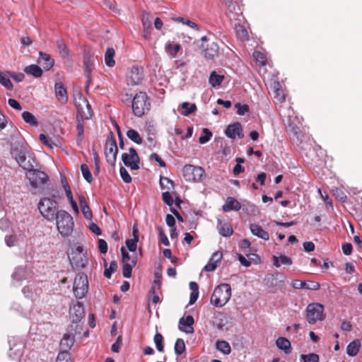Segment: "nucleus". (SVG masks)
<instances>
[{"label": "nucleus", "instance_id": "1", "mask_svg": "<svg viewBox=\"0 0 362 362\" xmlns=\"http://www.w3.org/2000/svg\"><path fill=\"white\" fill-rule=\"evenodd\" d=\"M26 177L30 181L31 190L33 194L41 192L45 185L49 181L48 175L43 171L32 168L25 173Z\"/></svg>", "mask_w": 362, "mask_h": 362}, {"label": "nucleus", "instance_id": "2", "mask_svg": "<svg viewBox=\"0 0 362 362\" xmlns=\"http://www.w3.org/2000/svg\"><path fill=\"white\" fill-rule=\"evenodd\" d=\"M56 225L59 233L62 236L69 237L73 232L74 223L73 217L65 210L57 211L56 217Z\"/></svg>", "mask_w": 362, "mask_h": 362}, {"label": "nucleus", "instance_id": "3", "mask_svg": "<svg viewBox=\"0 0 362 362\" xmlns=\"http://www.w3.org/2000/svg\"><path fill=\"white\" fill-rule=\"evenodd\" d=\"M150 98L146 92L139 91L132 98V109L135 116L142 117L150 110Z\"/></svg>", "mask_w": 362, "mask_h": 362}, {"label": "nucleus", "instance_id": "4", "mask_svg": "<svg viewBox=\"0 0 362 362\" xmlns=\"http://www.w3.org/2000/svg\"><path fill=\"white\" fill-rule=\"evenodd\" d=\"M231 297L230 285L226 283L217 286L210 299L211 303L216 307L221 308L225 305Z\"/></svg>", "mask_w": 362, "mask_h": 362}, {"label": "nucleus", "instance_id": "5", "mask_svg": "<svg viewBox=\"0 0 362 362\" xmlns=\"http://www.w3.org/2000/svg\"><path fill=\"white\" fill-rule=\"evenodd\" d=\"M305 313V319L310 325L322 321L326 317L324 305L319 303H309L306 307Z\"/></svg>", "mask_w": 362, "mask_h": 362}, {"label": "nucleus", "instance_id": "6", "mask_svg": "<svg viewBox=\"0 0 362 362\" xmlns=\"http://www.w3.org/2000/svg\"><path fill=\"white\" fill-rule=\"evenodd\" d=\"M41 215L48 221H53L56 217L57 203L50 198L41 199L37 204Z\"/></svg>", "mask_w": 362, "mask_h": 362}, {"label": "nucleus", "instance_id": "7", "mask_svg": "<svg viewBox=\"0 0 362 362\" xmlns=\"http://www.w3.org/2000/svg\"><path fill=\"white\" fill-rule=\"evenodd\" d=\"M73 290L76 298L82 299L85 297L88 290V281L86 274L81 272L76 276Z\"/></svg>", "mask_w": 362, "mask_h": 362}, {"label": "nucleus", "instance_id": "8", "mask_svg": "<svg viewBox=\"0 0 362 362\" xmlns=\"http://www.w3.org/2000/svg\"><path fill=\"white\" fill-rule=\"evenodd\" d=\"M76 143L78 146H80L84 137V119H89L90 115L84 114L83 107L81 105L76 104Z\"/></svg>", "mask_w": 362, "mask_h": 362}, {"label": "nucleus", "instance_id": "9", "mask_svg": "<svg viewBox=\"0 0 362 362\" xmlns=\"http://www.w3.org/2000/svg\"><path fill=\"white\" fill-rule=\"evenodd\" d=\"M118 148L112 132H110L105 141V155L107 163L115 165L117 160Z\"/></svg>", "mask_w": 362, "mask_h": 362}, {"label": "nucleus", "instance_id": "10", "mask_svg": "<svg viewBox=\"0 0 362 362\" xmlns=\"http://www.w3.org/2000/svg\"><path fill=\"white\" fill-rule=\"evenodd\" d=\"M183 177L189 182H200L205 175L203 168L193 165H185L182 169Z\"/></svg>", "mask_w": 362, "mask_h": 362}, {"label": "nucleus", "instance_id": "11", "mask_svg": "<svg viewBox=\"0 0 362 362\" xmlns=\"http://www.w3.org/2000/svg\"><path fill=\"white\" fill-rule=\"evenodd\" d=\"M129 154L124 153L122 155V160L124 164L132 170H138L139 168L140 159L136 149L133 147L129 149Z\"/></svg>", "mask_w": 362, "mask_h": 362}, {"label": "nucleus", "instance_id": "12", "mask_svg": "<svg viewBox=\"0 0 362 362\" xmlns=\"http://www.w3.org/2000/svg\"><path fill=\"white\" fill-rule=\"evenodd\" d=\"M69 260L71 266L77 269L84 268L88 263L86 255L83 252V248L81 246L76 247Z\"/></svg>", "mask_w": 362, "mask_h": 362}, {"label": "nucleus", "instance_id": "13", "mask_svg": "<svg viewBox=\"0 0 362 362\" xmlns=\"http://www.w3.org/2000/svg\"><path fill=\"white\" fill-rule=\"evenodd\" d=\"M83 65L85 68V74L88 83L90 81V74L94 66L93 54L89 47H85L83 51Z\"/></svg>", "mask_w": 362, "mask_h": 362}, {"label": "nucleus", "instance_id": "14", "mask_svg": "<svg viewBox=\"0 0 362 362\" xmlns=\"http://www.w3.org/2000/svg\"><path fill=\"white\" fill-rule=\"evenodd\" d=\"M226 16L230 21H240L242 14L241 7L239 0H227Z\"/></svg>", "mask_w": 362, "mask_h": 362}, {"label": "nucleus", "instance_id": "15", "mask_svg": "<svg viewBox=\"0 0 362 362\" xmlns=\"http://www.w3.org/2000/svg\"><path fill=\"white\" fill-rule=\"evenodd\" d=\"M144 78V70L141 66H132L127 74V83L134 86L141 83Z\"/></svg>", "mask_w": 362, "mask_h": 362}, {"label": "nucleus", "instance_id": "16", "mask_svg": "<svg viewBox=\"0 0 362 362\" xmlns=\"http://www.w3.org/2000/svg\"><path fill=\"white\" fill-rule=\"evenodd\" d=\"M200 47L203 49L202 53L206 60H214L219 55V46L215 42L208 44L206 47L202 44Z\"/></svg>", "mask_w": 362, "mask_h": 362}, {"label": "nucleus", "instance_id": "17", "mask_svg": "<svg viewBox=\"0 0 362 362\" xmlns=\"http://www.w3.org/2000/svg\"><path fill=\"white\" fill-rule=\"evenodd\" d=\"M85 310L81 303L77 302L73 306L70 307L69 315L74 323L80 322L84 317Z\"/></svg>", "mask_w": 362, "mask_h": 362}, {"label": "nucleus", "instance_id": "18", "mask_svg": "<svg viewBox=\"0 0 362 362\" xmlns=\"http://www.w3.org/2000/svg\"><path fill=\"white\" fill-rule=\"evenodd\" d=\"M15 159L19 165L26 171L34 168L36 165V161L30 156H28V160H27L25 153L23 151H19L15 156Z\"/></svg>", "mask_w": 362, "mask_h": 362}, {"label": "nucleus", "instance_id": "19", "mask_svg": "<svg viewBox=\"0 0 362 362\" xmlns=\"http://www.w3.org/2000/svg\"><path fill=\"white\" fill-rule=\"evenodd\" d=\"M225 134L228 138L232 139H235L236 136L240 139L244 137L242 126L238 122L228 125L225 130Z\"/></svg>", "mask_w": 362, "mask_h": 362}, {"label": "nucleus", "instance_id": "20", "mask_svg": "<svg viewBox=\"0 0 362 362\" xmlns=\"http://www.w3.org/2000/svg\"><path fill=\"white\" fill-rule=\"evenodd\" d=\"M291 286L293 288H305L308 290L317 291L320 289V285L319 283L313 281H303L298 279L293 280Z\"/></svg>", "mask_w": 362, "mask_h": 362}, {"label": "nucleus", "instance_id": "21", "mask_svg": "<svg viewBox=\"0 0 362 362\" xmlns=\"http://www.w3.org/2000/svg\"><path fill=\"white\" fill-rule=\"evenodd\" d=\"M194 322V320L192 315H187L185 318L182 317L179 320V329L187 334H192L194 332L192 327Z\"/></svg>", "mask_w": 362, "mask_h": 362}, {"label": "nucleus", "instance_id": "22", "mask_svg": "<svg viewBox=\"0 0 362 362\" xmlns=\"http://www.w3.org/2000/svg\"><path fill=\"white\" fill-rule=\"evenodd\" d=\"M37 62L45 71L50 70L54 64V60L52 57L49 54L42 52H39Z\"/></svg>", "mask_w": 362, "mask_h": 362}, {"label": "nucleus", "instance_id": "23", "mask_svg": "<svg viewBox=\"0 0 362 362\" xmlns=\"http://www.w3.org/2000/svg\"><path fill=\"white\" fill-rule=\"evenodd\" d=\"M54 91L57 98L61 103H66L68 100V95L66 89L62 82H57L54 85Z\"/></svg>", "mask_w": 362, "mask_h": 362}, {"label": "nucleus", "instance_id": "24", "mask_svg": "<svg viewBox=\"0 0 362 362\" xmlns=\"http://www.w3.org/2000/svg\"><path fill=\"white\" fill-rule=\"evenodd\" d=\"M223 211L229 212L231 211H238L241 209L240 203L233 197H229L226 199V203L223 205Z\"/></svg>", "mask_w": 362, "mask_h": 362}, {"label": "nucleus", "instance_id": "25", "mask_svg": "<svg viewBox=\"0 0 362 362\" xmlns=\"http://www.w3.org/2000/svg\"><path fill=\"white\" fill-rule=\"evenodd\" d=\"M250 229L252 235L258 237L259 238L263 239L264 240H268L269 239V233L264 230L257 223H250Z\"/></svg>", "mask_w": 362, "mask_h": 362}, {"label": "nucleus", "instance_id": "26", "mask_svg": "<svg viewBox=\"0 0 362 362\" xmlns=\"http://www.w3.org/2000/svg\"><path fill=\"white\" fill-rule=\"evenodd\" d=\"M217 229L221 235L223 237H230L233 233V229L228 223H223L221 219H218Z\"/></svg>", "mask_w": 362, "mask_h": 362}, {"label": "nucleus", "instance_id": "27", "mask_svg": "<svg viewBox=\"0 0 362 362\" xmlns=\"http://www.w3.org/2000/svg\"><path fill=\"white\" fill-rule=\"evenodd\" d=\"M75 337L72 334H64L60 341V348L62 351H68L74 345Z\"/></svg>", "mask_w": 362, "mask_h": 362}, {"label": "nucleus", "instance_id": "28", "mask_svg": "<svg viewBox=\"0 0 362 362\" xmlns=\"http://www.w3.org/2000/svg\"><path fill=\"white\" fill-rule=\"evenodd\" d=\"M276 345L280 350L288 354L291 352V346L290 341L285 337H279L276 340Z\"/></svg>", "mask_w": 362, "mask_h": 362}, {"label": "nucleus", "instance_id": "29", "mask_svg": "<svg viewBox=\"0 0 362 362\" xmlns=\"http://www.w3.org/2000/svg\"><path fill=\"white\" fill-rule=\"evenodd\" d=\"M79 204L84 217L86 219L90 220L93 217V214L84 196H79Z\"/></svg>", "mask_w": 362, "mask_h": 362}, {"label": "nucleus", "instance_id": "30", "mask_svg": "<svg viewBox=\"0 0 362 362\" xmlns=\"http://www.w3.org/2000/svg\"><path fill=\"white\" fill-rule=\"evenodd\" d=\"M56 46L58 50V52L61 55V57L64 59H69L71 57L69 51L62 39H58L56 41Z\"/></svg>", "mask_w": 362, "mask_h": 362}, {"label": "nucleus", "instance_id": "31", "mask_svg": "<svg viewBox=\"0 0 362 362\" xmlns=\"http://www.w3.org/2000/svg\"><path fill=\"white\" fill-rule=\"evenodd\" d=\"M272 259L273 264L276 267H279L281 264L289 266L293 264L291 258L284 255H280L279 257L274 255Z\"/></svg>", "mask_w": 362, "mask_h": 362}, {"label": "nucleus", "instance_id": "32", "mask_svg": "<svg viewBox=\"0 0 362 362\" xmlns=\"http://www.w3.org/2000/svg\"><path fill=\"white\" fill-rule=\"evenodd\" d=\"M288 131L290 132L300 142L303 141V134L300 131V127L291 122L288 124Z\"/></svg>", "mask_w": 362, "mask_h": 362}, {"label": "nucleus", "instance_id": "33", "mask_svg": "<svg viewBox=\"0 0 362 362\" xmlns=\"http://www.w3.org/2000/svg\"><path fill=\"white\" fill-rule=\"evenodd\" d=\"M137 262L136 254L133 257L132 263H124L122 267V275L125 278H130L132 276V269L136 266Z\"/></svg>", "mask_w": 362, "mask_h": 362}, {"label": "nucleus", "instance_id": "34", "mask_svg": "<svg viewBox=\"0 0 362 362\" xmlns=\"http://www.w3.org/2000/svg\"><path fill=\"white\" fill-rule=\"evenodd\" d=\"M24 71L27 74L32 75L35 78H39L42 75V69L36 64H31L25 66Z\"/></svg>", "mask_w": 362, "mask_h": 362}, {"label": "nucleus", "instance_id": "35", "mask_svg": "<svg viewBox=\"0 0 362 362\" xmlns=\"http://www.w3.org/2000/svg\"><path fill=\"white\" fill-rule=\"evenodd\" d=\"M115 55V51L112 47H108L105 53V63L109 67H112L115 65V61L114 57Z\"/></svg>", "mask_w": 362, "mask_h": 362}, {"label": "nucleus", "instance_id": "36", "mask_svg": "<svg viewBox=\"0 0 362 362\" xmlns=\"http://www.w3.org/2000/svg\"><path fill=\"white\" fill-rule=\"evenodd\" d=\"M361 342L358 340H354L346 347V354L350 356H355L359 351Z\"/></svg>", "mask_w": 362, "mask_h": 362}, {"label": "nucleus", "instance_id": "37", "mask_svg": "<svg viewBox=\"0 0 362 362\" xmlns=\"http://www.w3.org/2000/svg\"><path fill=\"white\" fill-rule=\"evenodd\" d=\"M216 349L225 355H228L231 352L230 344L225 340H218L216 342Z\"/></svg>", "mask_w": 362, "mask_h": 362}, {"label": "nucleus", "instance_id": "38", "mask_svg": "<svg viewBox=\"0 0 362 362\" xmlns=\"http://www.w3.org/2000/svg\"><path fill=\"white\" fill-rule=\"evenodd\" d=\"M224 79V76L218 74L215 71H213L209 76V83L214 88L218 87L221 85Z\"/></svg>", "mask_w": 362, "mask_h": 362}, {"label": "nucleus", "instance_id": "39", "mask_svg": "<svg viewBox=\"0 0 362 362\" xmlns=\"http://www.w3.org/2000/svg\"><path fill=\"white\" fill-rule=\"evenodd\" d=\"M27 278L26 271L22 267H16L14 272L12 274V279L13 281L21 283L23 280Z\"/></svg>", "mask_w": 362, "mask_h": 362}, {"label": "nucleus", "instance_id": "40", "mask_svg": "<svg viewBox=\"0 0 362 362\" xmlns=\"http://www.w3.org/2000/svg\"><path fill=\"white\" fill-rule=\"evenodd\" d=\"M173 21L175 22L181 23L182 24H185L195 30L199 31L200 30L199 25L197 23L191 21L190 20H189L187 18H185L183 17H175V18H173Z\"/></svg>", "mask_w": 362, "mask_h": 362}, {"label": "nucleus", "instance_id": "41", "mask_svg": "<svg viewBox=\"0 0 362 362\" xmlns=\"http://www.w3.org/2000/svg\"><path fill=\"white\" fill-rule=\"evenodd\" d=\"M22 117L23 120L33 127H37L38 122L33 114L28 111H25L22 113Z\"/></svg>", "mask_w": 362, "mask_h": 362}, {"label": "nucleus", "instance_id": "42", "mask_svg": "<svg viewBox=\"0 0 362 362\" xmlns=\"http://www.w3.org/2000/svg\"><path fill=\"white\" fill-rule=\"evenodd\" d=\"M165 51L166 52L172 56L175 57L177 52L181 49V45L180 44H172L171 42H168L165 44Z\"/></svg>", "mask_w": 362, "mask_h": 362}, {"label": "nucleus", "instance_id": "43", "mask_svg": "<svg viewBox=\"0 0 362 362\" xmlns=\"http://www.w3.org/2000/svg\"><path fill=\"white\" fill-rule=\"evenodd\" d=\"M181 107L183 109L182 115L185 116H189L197 110V106L194 103H189L188 102L182 103Z\"/></svg>", "mask_w": 362, "mask_h": 362}, {"label": "nucleus", "instance_id": "44", "mask_svg": "<svg viewBox=\"0 0 362 362\" xmlns=\"http://www.w3.org/2000/svg\"><path fill=\"white\" fill-rule=\"evenodd\" d=\"M127 136L133 142H134L136 144H142V139L140 136L138 132L133 129H129L127 132Z\"/></svg>", "mask_w": 362, "mask_h": 362}, {"label": "nucleus", "instance_id": "45", "mask_svg": "<svg viewBox=\"0 0 362 362\" xmlns=\"http://www.w3.org/2000/svg\"><path fill=\"white\" fill-rule=\"evenodd\" d=\"M235 30L237 36L240 39H241L243 40L247 39V36H248L247 31L245 29V28L243 25H242L240 23H238L235 24Z\"/></svg>", "mask_w": 362, "mask_h": 362}, {"label": "nucleus", "instance_id": "46", "mask_svg": "<svg viewBox=\"0 0 362 362\" xmlns=\"http://www.w3.org/2000/svg\"><path fill=\"white\" fill-rule=\"evenodd\" d=\"M174 350H175V354L177 356H180L185 351V350H186L185 343L182 339H180V338L177 339V340L175 343Z\"/></svg>", "mask_w": 362, "mask_h": 362}, {"label": "nucleus", "instance_id": "47", "mask_svg": "<svg viewBox=\"0 0 362 362\" xmlns=\"http://www.w3.org/2000/svg\"><path fill=\"white\" fill-rule=\"evenodd\" d=\"M163 337L160 333H156L153 337V341L156 344V347L159 352H163L164 351V345H163Z\"/></svg>", "mask_w": 362, "mask_h": 362}, {"label": "nucleus", "instance_id": "48", "mask_svg": "<svg viewBox=\"0 0 362 362\" xmlns=\"http://www.w3.org/2000/svg\"><path fill=\"white\" fill-rule=\"evenodd\" d=\"M0 83L4 86L8 90H12L13 84L8 77V76L0 71Z\"/></svg>", "mask_w": 362, "mask_h": 362}, {"label": "nucleus", "instance_id": "49", "mask_svg": "<svg viewBox=\"0 0 362 362\" xmlns=\"http://www.w3.org/2000/svg\"><path fill=\"white\" fill-rule=\"evenodd\" d=\"M156 279H154L151 288L149 291V293H156L157 290H159L160 288V278L161 276L159 274L158 272L155 273Z\"/></svg>", "mask_w": 362, "mask_h": 362}, {"label": "nucleus", "instance_id": "50", "mask_svg": "<svg viewBox=\"0 0 362 362\" xmlns=\"http://www.w3.org/2000/svg\"><path fill=\"white\" fill-rule=\"evenodd\" d=\"M81 170L83 178L88 182L90 183L93 181V176L89 170V168L86 164H81Z\"/></svg>", "mask_w": 362, "mask_h": 362}, {"label": "nucleus", "instance_id": "51", "mask_svg": "<svg viewBox=\"0 0 362 362\" xmlns=\"http://www.w3.org/2000/svg\"><path fill=\"white\" fill-rule=\"evenodd\" d=\"M211 136L212 132L209 129L204 128L202 129V134L199 139V141L202 144H206L211 139Z\"/></svg>", "mask_w": 362, "mask_h": 362}, {"label": "nucleus", "instance_id": "52", "mask_svg": "<svg viewBox=\"0 0 362 362\" xmlns=\"http://www.w3.org/2000/svg\"><path fill=\"white\" fill-rule=\"evenodd\" d=\"M117 269V263L115 261H112L108 268H106L104 272V276L110 279L112 273L115 272Z\"/></svg>", "mask_w": 362, "mask_h": 362}, {"label": "nucleus", "instance_id": "53", "mask_svg": "<svg viewBox=\"0 0 362 362\" xmlns=\"http://www.w3.org/2000/svg\"><path fill=\"white\" fill-rule=\"evenodd\" d=\"M160 185L161 189H170L171 187H174V182L166 177H160Z\"/></svg>", "mask_w": 362, "mask_h": 362}, {"label": "nucleus", "instance_id": "54", "mask_svg": "<svg viewBox=\"0 0 362 362\" xmlns=\"http://www.w3.org/2000/svg\"><path fill=\"white\" fill-rule=\"evenodd\" d=\"M56 362H71L69 352L66 351L59 352L57 356Z\"/></svg>", "mask_w": 362, "mask_h": 362}, {"label": "nucleus", "instance_id": "55", "mask_svg": "<svg viewBox=\"0 0 362 362\" xmlns=\"http://www.w3.org/2000/svg\"><path fill=\"white\" fill-rule=\"evenodd\" d=\"M300 358L303 362H318L319 356L316 354H302Z\"/></svg>", "mask_w": 362, "mask_h": 362}, {"label": "nucleus", "instance_id": "56", "mask_svg": "<svg viewBox=\"0 0 362 362\" xmlns=\"http://www.w3.org/2000/svg\"><path fill=\"white\" fill-rule=\"evenodd\" d=\"M253 57L257 64H259V65H262V66L265 65V64H266L265 57L262 52L255 51L253 53Z\"/></svg>", "mask_w": 362, "mask_h": 362}, {"label": "nucleus", "instance_id": "57", "mask_svg": "<svg viewBox=\"0 0 362 362\" xmlns=\"http://www.w3.org/2000/svg\"><path fill=\"white\" fill-rule=\"evenodd\" d=\"M119 173L122 180L125 183H129L132 182V177L124 167H120Z\"/></svg>", "mask_w": 362, "mask_h": 362}, {"label": "nucleus", "instance_id": "58", "mask_svg": "<svg viewBox=\"0 0 362 362\" xmlns=\"http://www.w3.org/2000/svg\"><path fill=\"white\" fill-rule=\"evenodd\" d=\"M139 240L136 239H127L125 242L126 246L130 252H135Z\"/></svg>", "mask_w": 362, "mask_h": 362}, {"label": "nucleus", "instance_id": "59", "mask_svg": "<svg viewBox=\"0 0 362 362\" xmlns=\"http://www.w3.org/2000/svg\"><path fill=\"white\" fill-rule=\"evenodd\" d=\"M235 107L237 109V113L239 115H244L249 112V107L247 105H241L240 103H236L235 105Z\"/></svg>", "mask_w": 362, "mask_h": 362}, {"label": "nucleus", "instance_id": "60", "mask_svg": "<svg viewBox=\"0 0 362 362\" xmlns=\"http://www.w3.org/2000/svg\"><path fill=\"white\" fill-rule=\"evenodd\" d=\"M122 342V336H118L116 341L111 346V351L115 353H118L120 350Z\"/></svg>", "mask_w": 362, "mask_h": 362}, {"label": "nucleus", "instance_id": "61", "mask_svg": "<svg viewBox=\"0 0 362 362\" xmlns=\"http://www.w3.org/2000/svg\"><path fill=\"white\" fill-rule=\"evenodd\" d=\"M218 264V262H214V261L211 262V259H209L208 263L203 268V270L205 272H214L217 268Z\"/></svg>", "mask_w": 362, "mask_h": 362}, {"label": "nucleus", "instance_id": "62", "mask_svg": "<svg viewBox=\"0 0 362 362\" xmlns=\"http://www.w3.org/2000/svg\"><path fill=\"white\" fill-rule=\"evenodd\" d=\"M163 200L165 204L171 206L173 204V197L169 192H165L162 194Z\"/></svg>", "mask_w": 362, "mask_h": 362}, {"label": "nucleus", "instance_id": "63", "mask_svg": "<svg viewBox=\"0 0 362 362\" xmlns=\"http://www.w3.org/2000/svg\"><path fill=\"white\" fill-rule=\"evenodd\" d=\"M334 192V195L341 202L346 201L347 197L343 191L339 189H336Z\"/></svg>", "mask_w": 362, "mask_h": 362}, {"label": "nucleus", "instance_id": "64", "mask_svg": "<svg viewBox=\"0 0 362 362\" xmlns=\"http://www.w3.org/2000/svg\"><path fill=\"white\" fill-rule=\"evenodd\" d=\"M98 249L101 254H105L107 252V243L105 240H98Z\"/></svg>", "mask_w": 362, "mask_h": 362}]
</instances>
